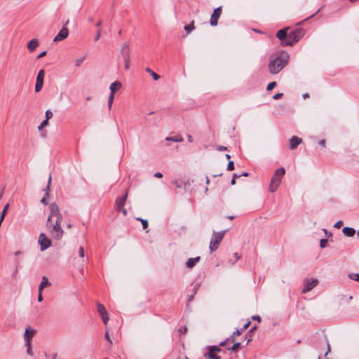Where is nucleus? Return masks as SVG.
Here are the masks:
<instances>
[{
    "label": "nucleus",
    "instance_id": "obj_1",
    "mask_svg": "<svg viewBox=\"0 0 359 359\" xmlns=\"http://www.w3.org/2000/svg\"><path fill=\"white\" fill-rule=\"evenodd\" d=\"M289 55L287 53L283 52L275 59L269 63V71L272 74L280 72L287 64Z\"/></svg>",
    "mask_w": 359,
    "mask_h": 359
},
{
    "label": "nucleus",
    "instance_id": "obj_2",
    "mask_svg": "<svg viewBox=\"0 0 359 359\" xmlns=\"http://www.w3.org/2000/svg\"><path fill=\"white\" fill-rule=\"evenodd\" d=\"M62 220L47 221L46 227L50 236L57 241L60 240L64 234V231L61 226Z\"/></svg>",
    "mask_w": 359,
    "mask_h": 359
},
{
    "label": "nucleus",
    "instance_id": "obj_3",
    "mask_svg": "<svg viewBox=\"0 0 359 359\" xmlns=\"http://www.w3.org/2000/svg\"><path fill=\"white\" fill-rule=\"evenodd\" d=\"M285 173V170L284 168H280L275 171L269 187L271 192H275L277 190L278 187L280 184L281 178Z\"/></svg>",
    "mask_w": 359,
    "mask_h": 359
},
{
    "label": "nucleus",
    "instance_id": "obj_4",
    "mask_svg": "<svg viewBox=\"0 0 359 359\" xmlns=\"http://www.w3.org/2000/svg\"><path fill=\"white\" fill-rule=\"evenodd\" d=\"M305 34L302 28H297L288 34L287 40L284 42L285 46H292L300 40Z\"/></svg>",
    "mask_w": 359,
    "mask_h": 359
},
{
    "label": "nucleus",
    "instance_id": "obj_5",
    "mask_svg": "<svg viewBox=\"0 0 359 359\" xmlns=\"http://www.w3.org/2000/svg\"><path fill=\"white\" fill-rule=\"evenodd\" d=\"M226 231H221L218 232H213L211 236L210 242V250L211 252H213L217 250L219 248V243L224 238Z\"/></svg>",
    "mask_w": 359,
    "mask_h": 359
},
{
    "label": "nucleus",
    "instance_id": "obj_6",
    "mask_svg": "<svg viewBox=\"0 0 359 359\" xmlns=\"http://www.w3.org/2000/svg\"><path fill=\"white\" fill-rule=\"evenodd\" d=\"M130 45L128 42H124L122 43L120 49V54L122 57L124 63H125V69H128L130 68V49H129Z\"/></svg>",
    "mask_w": 359,
    "mask_h": 359
},
{
    "label": "nucleus",
    "instance_id": "obj_7",
    "mask_svg": "<svg viewBox=\"0 0 359 359\" xmlns=\"http://www.w3.org/2000/svg\"><path fill=\"white\" fill-rule=\"evenodd\" d=\"M49 208L50 214L48 215L47 221H54V219H55V220L57 221L62 220V216L60 212L59 207L56 203H50L49 205Z\"/></svg>",
    "mask_w": 359,
    "mask_h": 359
},
{
    "label": "nucleus",
    "instance_id": "obj_8",
    "mask_svg": "<svg viewBox=\"0 0 359 359\" xmlns=\"http://www.w3.org/2000/svg\"><path fill=\"white\" fill-rule=\"evenodd\" d=\"M39 243L41 251H44L51 245V241L45 233H41L39 237Z\"/></svg>",
    "mask_w": 359,
    "mask_h": 359
},
{
    "label": "nucleus",
    "instance_id": "obj_9",
    "mask_svg": "<svg viewBox=\"0 0 359 359\" xmlns=\"http://www.w3.org/2000/svg\"><path fill=\"white\" fill-rule=\"evenodd\" d=\"M45 76V72L43 69H41L39 71L36 76V85H35V91L36 93L41 91L43 86V79Z\"/></svg>",
    "mask_w": 359,
    "mask_h": 359
},
{
    "label": "nucleus",
    "instance_id": "obj_10",
    "mask_svg": "<svg viewBox=\"0 0 359 359\" xmlns=\"http://www.w3.org/2000/svg\"><path fill=\"white\" fill-rule=\"evenodd\" d=\"M222 14V6L215 8L211 15L210 24L211 26H216L217 25L218 19Z\"/></svg>",
    "mask_w": 359,
    "mask_h": 359
},
{
    "label": "nucleus",
    "instance_id": "obj_11",
    "mask_svg": "<svg viewBox=\"0 0 359 359\" xmlns=\"http://www.w3.org/2000/svg\"><path fill=\"white\" fill-rule=\"evenodd\" d=\"M318 283V280L317 279L306 280L305 283V286L302 289V292L305 294L311 291L317 285Z\"/></svg>",
    "mask_w": 359,
    "mask_h": 359
},
{
    "label": "nucleus",
    "instance_id": "obj_12",
    "mask_svg": "<svg viewBox=\"0 0 359 359\" xmlns=\"http://www.w3.org/2000/svg\"><path fill=\"white\" fill-rule=\"evenodd\" d=\"M69 34V30L67 27H62L59 33L55 36L53 41L58 42L65 39Z\"/></svg>",
    "mask_w": 359,
    "mask_h": 359
},
{
    "label": "nucleus",
    "instance_id": "obj_13",
    "mask_svg": "<svg viewBox=\"0 0 359 359\" xmlns=\"http://www.w3.org/2000/svg\"><path fill=\"white\" fill-rule=\"evenodd\" d=\"M36 331L34 330L31 329L29 327L26 328L25 334H24V338L25 343L29 345V343H31V339L34 337Z\"/></svg>",
    "mask_w": 359,
    "mask_h": 359
},
{
    "label": "nucleus",
    "instance_id": "obj_14",
    "mask_svg": "<svg viewBox=\"0 0 359 359\" xmlns=\"http://www.w3.org/2000/svg\"><path fill=\"white\" fill-rule=\"evenodd\" d=\"M128 198V192L126 193V194L123 197H118L116 198L115 202L116 208L119 210L121 209H123L125 202L126 201Z\"/></svg>",
    "mask_w": 359,
    "mask_h": 359
},
{
    "label": "nucleus",
    "instance_id": "obj_15",
    "mask_svg": "<svg viewBox=\"0 0 359 359\" xmlns=\"http://www.w3.org/2000/svg\"><path fill=\"white\" fill-rule=\"evenodd\" d=\"M50 182H51V176L50 175L49 178H48V184H47L46 189H44V191H45L44 196L41 201V203L45 205L48 204V198L49 197Z\"/></svg>",
    "mask_w": 359,
    "mask_h": 359
},
{
    "label": "nucleus",
    "instance_id": "obj_16",
    "mask_svg": "<svg viewBox=\"0 0 359 359\" xmlns=\"http://www.w3.org/2000/svg\"><path fill=\"white\" fill-rule=\"evenodd\" d=\"M287 29L288 28L282 29L279 30L276 34L277 38H278L282 41V43L283 45L284 42L287 40L288 36Z\"/></svg>",
    "mask_w": 359,
    "mask_h": 359
},
{
    "label": "nucleus",
    "instance_id": "obj_17",
    "mask_svg": "<svg viewBox=\"0 0 359 359\" xmlns=\"http://www.w3.org/2000/svg\"><path fill=\"white\" fill-rule=\"evenodd\" d=\"M302 142V138H299L297 136H292L290 140V149H294L297 147L299 144H300Z\"/></svg>",
    "mask_w": 359,
    "mask_h": 359
},
{
    "label": "nucleus",
    "instance_id": "obj_18",
    "mask_svg": "<svg viewBox=\"0 0 359 359\" xmlns=\"http://www.w3.org/2000/svg\"><path fill=\"white\" fill-rule=\"evenodd\" d=\"M39 46V41L37 39H32L28 43H27V49L29 52L32 53L34 52L36 48Z\"/></svg>",
    "mask_w": 359,
    "mask_h": 359
},
{
    "label": "nucleus",
    "instance_id": "obj_19",
    "mask_svg": "<svg viewBox=\"0 0 359 359\" xmlns=\"http://www.w3.org/2000/svg\"><path fill=\"white\" fill-rule=\"evenodd\" d=\"M201 260V257L198 256L194 258H189L186 262V266L188 269H193L196 264Z\"/></svg>",
    "mask_w": 359,
    "mask_h": 359
},
{
    "label": "nucleus",
    "instance_id": "obj_20",
    "mask_svg": "<svg viewBox=\"0 0 359 359\" xmlns=\"http://www.w3.org/2000/svg\"><path fill=\"white\" fill-rule=\"evenodd\" d=\"M121 86H122V84L119 81H115L114 83H111L109 86V89L111 91L110 94L114 95L116 90L121 88Z\"/></svg>",
    "mask_w": 359,
    "mask_h": 359
},
{
    "label": "nucleus",
    "instance_id": "obj_21",
    "mask_svg": "<svg viewBox=\"0 0 359 359\" xmlns=\"http://www.w3.org/2000/svg\"><path fill=\"white\" fill-rule=\"evenodd\" d=\"M342 232L347 237H353L355 233V230L352 227L346 226L343 228Z\"/></svg>",
    "mask_w": 359,
    "mask_h": 359
},
{
    "label": "nucleus",
    "instance_id": "obj_22",
    "mask_svg": "<svg viewBox=\"0 0 359 359\" xmlns=\"http://www.w3.org/2000/svg\"><path fill=\"white\" fill-rule=\"evenodd\" d=\"M50 285V282L46 276L42 277V280L39 286V292H42L43 288L48 286Z\"/></svg>",
    "mask_w": 359,
    "mask_h": 359
},
{
    "label": "nucleus",
    "instance_id": "obj_23",
    "mask_svg": "<svg viewBox=\"0 0 359 359\" xmlns=\"http://www.w3.org/2000/svg\"><path fill=\"white\" fill-rule=\"evenodd\" d=\"M97 311L99 313V314L102 316H104L106 314H107V312L105 309V307L104 306V305L100 304V303H97Z\"/></svg>",
    "mask_w": 359,
    "mask_h": 359
},
{
    "label": "nucleus",
    "instance_id": "obj_24",
    "mask_svg": "<svg viewBox=\"0 0 359 359\" xmlns=\"http://www.w3.org/2000/svg\"><path fill=\"white\" fill-rule=\"evenodd\" d=\"M165 140L166 141H172V142H181L184 140L182 137V136H180V135H175V136H173V137H167L165 138Z\"/></svg>",
    "mask_w": 359,
    "mask_h": 359
},
{
    "label": "nucleus",
    "instance_id": "obj_25",
    "mask_svg": "<svg viewBox=\"0 0 359 359\" xmlns=\"http://www.w3.org/2000/svg\"><path fill=\"white\" fill-rule=\"evenodd\" d=\"M102 25V21L100 20L98 21L97 23H96V27H98V29H97V34L96 36H95V41H97L100 39V36H101V29H100V26Z\"/></svg>",
    "mask_w": 359,
    "mask_h": 359
},
{
    "label": "nucleus",
    "instance_id": "obj_26",
    "mask_svg": "<svg viewBox=\"0 0 359 359\" xmlns=\"http://www.w3.org/2000/svg\"><path fill=\"white\" fill-rule=\"evenodd\" d=\"M204 356L205 358H208L209 359H220V357L218 356L215 352L208 351V353H205Z\"/></svg>",
    "mask_w": 359,
    "mask_h": 359
},
{
    "label": "nucleus",
    "instance_id": "obj_27",
    "mask_svg": "<svg viewBox=\"0 0 359 359\" xmlns=\"http://www.w3.org/2000/svg\"><path fill=\"white\" fill-rule=\"evenodd\" d=\"M194 21H192L190 24L184 26V29L187 34H189L191 31L194 29Z\"/></svg>",
    "mask_w": 359,
    "mask_h": 359
},
{
    "label": "nucleus",
    "instance_id": "obj_28",
    "mask_svg": "<svg viewBox=\"0 0 359 359\" xmlns=\"http://www.w3.org/2000/svg\"><path fill=\"white\" fill-rule=\"evenodd\" d=\"M146 71L152 76L154 80L157 81L160 79V76L155 73L154 71H152L151 69L147 68Z\"/></svg>",
    "mask_w": 359,
    "mask_h": 359
},
{
    "label": "nucleus",
    "instance_id": "obj_29",
    "mask_svg": "<svg viewBox=\"0 0 359 359\" xmlns=\"http://www.w3.org/2000/svg\"><path fill=\"white\" fill-rule=\"evenodd\" d=\"M86 59V56H83V57H79L77 59L75 60V62H74V65L76 67H79L81 65V64L83 62V61L85 60Z\"/></svg>",
    "mask_w": 359,
    "mask_h": 359
},
{
    "label": "nucleus",
    "instance_id": "obj_30",
    "mask_svg": "<svg viewBox=\"0 0 359 359\" xmlns=\"http://www.w3.org/2000/svg\"><path fill=\"white\" fill-rule=\"evenodd\" d=\"M114 95L110 94L109 97H108V103H107L108 108H109V110L111 109V107H112V104H113V102H114Z\"/></svg>",
    "mask_w": 359,
    "mask_h": 359
},
{
    "label": "nucleus",
    "instance_id": "obj_31",
    "mask_svg": "<svg viewBox=\"0 0 359 359\" xmlns=\"http://www.w3.org/2000/svg\"><path fill=\"white\" fill-rule=\"evenodd\" d=\"M208 351H211L215 352V353L217 352H220L221 349L219 346H210L208 347Z\"/></svg>",
    "mask_w": 359,
    "mask_h": 359
},
{
    "label": "nucleus",
    "instance_id": "obj_32",
    "mask_svg": "<svg viewBox=\"0 0 359 359\" xmlns=\"http://www.w3.org/2000/svg\"><path fill=\"white\" fill-rule=\"evenodd\" d=\"M8 207H9V205H8V204H6V205L4 206V209H3L2 212H1V215H0V217H1V218H2V219H4V218H5V216H6V213H7V210H8Z\"/></svg>",
    "mask_w": 359,
    "mask_h": 359
},
{
    "label": "nucleus",
    "instance_id": "obj_33",
    "mask_svg": "<svg viewBox=\"0 0 359 359\" xmlns=\"http://www.w3.org/2000/svg\"><path fill=\"white\" fill-rule=\"evenodd\" d=\"M348 278L359 282V273H350L348 274Z\"/></svg>",
    "mask_w": 359,
    "mask_h": 359
},
{
    "label": "nucleus",
    "instance_id": "obj_34",
    "mask_svg": "<svg viewBox=\"0 0 359 359\" xmlns=\"http://www.w3.org/2000/svg\"><path fill=\"white\" fill-rule=\"evenodd\" d=\"M137 219L141 221L143 229H147V227H148V222H147V220L143 219L142 218H137Z\"/></svg>",
    "mask_w": 359,
    "mask_h": 359
},
{
    "label": "nucleus",
    "instance_id": "obj_35",
    "mask_svg": "<svg viewBox=\"0 0 359 359\" xmlns=\"http://www.w3.org/2000/svg\"><path fill=\"white\" fill-rule=\"evenodd\" d=\"M240 346H241V343L236 342V343H234L233 346L231 348H229V350H230L231 351H236Z\"/></svg>",
    "mask_w": 359,
    "mask_h": 359
},
{
    "label": "nucleus",
    "instance_id": "obj_36",
    "mask_svg": "<svg viewBox=\"0 0 359 359\" xmlns=\"http://www.w3.org/2000/svg\"><path fill=\"white\" fill-rule=\"evenodd\" d=\"M276 86V82H275V81L271 82V83H269L267 85L266 90H272L273 88H274Z\"/></svg>",
    "mask_w": 359,
    "mask_h": 359
},
{
    "label": "nucleus",
    "instance_id": "obj_37",
    "mask_svg": "<svg viewBox=\"0 0 359 359\" xmlns=\"http://www.w3.org/2000/svg\"><path fill=\"white\" fill-rule=\"evenodd\" d=\"M48 125V121H47V119H45L44 121H43L41 124L38 127V129L39 130H41L43 127H46Z\"/></svg>",
    "mask_w": 359,
    "mask_h": 359
},
{
    "label": "nucleus",
    "instance_id": "obj_38",
    "mask_svg": "<svg viewBox=\"0 0 359 359\" xmlns=\"http://www.w3.org/2000/svg\"><path fill=\"white\" fill-rule=\"evenodd\" d=\"M53 114L50 110H46V119L48 121L53 117Z\"/></svg>",
    "mask_w": 359,
    "mask_h": 359
},
{
    "label": "nucleus",
    "instance_id": "obj_39",
    "mask_svg": "<svg viewBox=\"0 0 359 359\" xmlns=\"http://www.w3.org/2000/svg\"><path fill=\"white\" fill-rule=\"evenodd\" d=\"M25 346L27 347V353L30 355V356H32L33 355V352L32 351V348H31V343H29V345H27L26 343H25Z\"/></svg>",
    "mask_w": 359,
    "mask_h": 359
},
{
    "label": "nucleus",
    "instance_id": "obj_40",
    "mask_svg": "<svg viewBox=\"0 0 359 359\" xmlns=\"http://www.w3.org/2000/svg\"><path fill=\"white\" fill-rule=\"evenodd\" d=\"M242 333V330H236V331H234L231 335V337L233 338L232 339V341L233 342L234 341V339L233 338L236 337V336H239L241 335Z\"/></svg>",
    "mask_w": 359,
    "mask_h": 359
},
{
    "label": "nucleus",
    "instance_id": "obj_41",
    "mask_svg": "<svg viewBox=\"0 0 359 359\" xmlns=\"http://www.w3.org/2000/svg\"><path fill=\"white\" fill-rule=\"evenodd\" d=\"M327 239H321L320 241V246L321 248H325L327 245Z\"/></svg>",
    "mask_w": 359,
    "mask_h": 359
},
{
    "label": "nucleus",
    "instance_id": "obj_42",
    "mask_svg": "<svg viewBox=\"0 0 359 359\" xmlns=\"http://www.w3.org/2000/svg\"><path fill=\"white\" fill-rule=\"evenodd\" d=\"M234 169V163L233 161H229L227 165L228 170H233Z\"/></svg>",
    "mask_w": 359,
    "mask_h": 359
},
{
    "label": "nucleus",
    "instance_id": "obj_43",
    "mask_svg": "<svg viewBox=\"0 0 359 359\" xmlns=\"http://www.w3.org/2000/svg\"><path fill=\"white\" fill-rule=\"evenodd\" d=\"M104 338H105V339H106L108 342H109L110 344H112V341H111V338H110V336H109V332H108L107 330L106 331V332H105V334H104Z\"/></svg>",
    "mask_w": 359,
    "mask_h": 359
},
{
    "label": "nucleus",
    "instance_id": "obj_44",
    "mask_svg": "<svg viewBox=\"0 0 359 359\" xmlns=\"http://www.w3.org/2000/svg\"><path fill=\"white\" fill-rule=\"evenodd\" d=\"M79 255L81 257H84V248L83 246H80L79 249Z\"/></svg>",
    "mask_w": 359,
    "mask_h": 359
},
{
    "label": "nucleus",
    "instance_id": "obj_45",
    "mask_svg": "<svg viewBox=\"0 0 359 359\" xmlns=\"http://www.w3.org/2000/svg\"><path fill=\"white\" fill-rule=\"evenodd\" d=\"M101 317H102V321H103L104 324L107 325V323H108V320H109L108 313L104 315V316H102Z\"/></svg>",
    "mask_w": 359,
    "mask_h": 359
},
{
    "label": "nucleus",
    "instance_id": "obj_46",
    "mask_svg": "<svg viewBox=\"0 0 359 359\" xmlns=\"http://www.w3.org/2000/svg\"><path fill=\"white\" fill-rule=\"evenodd\" d=\"M283 94L281 93H277L273 96L274 100H278L283 97Z\"/></svg>",
    "mask_w": 359,
    "mask_h": 359
},
{
    "label": "nucleus",
    "instance_id": "obj_47",
    "mask_svg": "<svg viewBox=\"0 0 359 359\" xmlns=\"http://www.w3.org/2000/svg\"><path fill=\"white\" fill-rule=\"evenodd\" d=\"M187 327H180V328L178 329V332H179L180 334H182V333L186 332H187Z\"/></svg>",
    "mask_w": 359,
    "mask_h": 359
},
{
    "label": "nucleus",
    "instance_id": "obj_48",
    "mask_svg": "<svg viewBox=\"0 0 359 359\" xmlns=\"http://www.w3.org/2000/svg\"><path fill=\"white\" fill-rule=\"evenodd\" d=\"M216 149L219 151H226L227 150V147H226L224 146H217Z\"/></svg>",
    "mask_w": 359,
    "mask_h": 359
},
{
    "label": "nucleus",
    "instance_id": "obj_49",
    "mask_svg": "<svg viewBox=\"0 0 359 359\" xmlns=\"http://www.w3.org/2000/svg\"><path fill=\"white\" fill-rule=\"evenodd\" d=\"M342 225H343V222L341 220H340V221H338L337 222H336L334 226L335 228H340Z\"/></svg>",
    "mask_w": 359,
    "mask_h": 359
},
{
    "label": "nucleus",
    "instance_id": "obj_50",
    "mask_svg": "<svg viewBox=\"0 0 359 359\" xmlns=\"http://www.w3.org/2000/svg\"><path fill=\"white\" fill-rule=\"evenodd\" d=\"M38 301L39 302L43 301L42 292H39Z\"/></svg>",
    "mask_w": 359,
    "mask_h": 359
},
{
    "label": "nucleus",
    "instance_id": "obj_51",
    "mask_svg": "<svg viewBox=\"0 0 359 359\" xmlns=\"http://www.w3.org/2000/svg\"><path fill=\"white\" fill-rule=\"evenodd\" d=\"M46 53H47L46 51H43L40 54H39L37 57L38 58H41V57H44L46 55Z\"/></svg>",
    "mask_w": 359,
    "mask_h": 359
},
{
    "label": "nucleus",
    "instance_id": "obj_52",
    "mask_svg": "<svg viewBox=\"0 0 359 359\" xmlns=\"http://www.w3.org/2000/svg\"><path fill=\"white\" fill-rule=\"evenodd\" d=\"M172 183L177 187V188H181L180 184L177 181H172Z\"/></svg>",
    "mask_w": 359,
    "mask_h": 359
},
{
    "label": "nucleus",
    "instance_id": "obj_53",
    "mask_svg": "<svg viewBox=\"0 0 359 359\" xmlns=\"http://www.w3.org/2000/svg\"><path fill=\"white\" fill-rule=\"evenodd\" d=\"M252 318L253 320H257V321H259V322H260V321H261V317H260L259 316H253L252 317Z\"/></svg>",
    "mask_w": 359,
    "mask_h": 359
},
{
    "label": "nucleus",
    "instance_id": "obj_54",
    "mask_svg": "<svg viewBox=\"0 0 359 359\" xmlns=\"http://www.w3.org/2000/svg\"><path fill=\"white\" fill-rule=\"evenodd\" d=\"M154 177L157 178H161L163 177V175L161 172H157L154 174Z\"/></svg>",
    "mask_w": 359,
    "mask_h": 359
},
{
    "label": "nucleus",
    "instance_id": "obj_55",
    "mask_svg": "<svg viewBox=\"0 0 359 359\" xmlns=\"http://www.w3.org/2000/svg\"><path fill=\"white\" fill-rule=\"evenodd\" d=\"M250 321L247 322V323L244 325L243 328L242 329V330H245L248 329V327H249V325H250Z\"/></svg>",
    "mask_w": 359,
    "mask_h": 359
},
{
    "label": "nucleus",
    "instance_id": "obj_56",
    "mask_svg": "<svg viewBox=\"0 0 359 359\" xmlns=\"http://www.w3.org/2000/svg\"><path fill=\"white\" fill-rule=\"evenodd\" d=\"M318 144L322 147H325V140H321L319 141Z\"/></svg>",
    "mask_w": 359,
    "mask_h": 359
},
{
    "label": "nucleus",
    "instance_id": "obj_57",
    "mask_svg": "<svg viewBox=\"0 0 359 359\" xmlns=\"http://www.w3.org/2000/svg\"><path fill=\"white\" fill-rule=\"evenodd\" d=\"M327 352L325 353V356H327V355L328 354V353L330 351V344H329V343H327Z\"/></svg>",
    "mask_w": 359,
    "mask_h": 359
},
{
    "label": "nucleus",
    "instance_id": "obj_58",
    "mask_svg": "<svg viewBox=\"0 0 359 359\" xmlns=\"http://www.w3.org/2000/svg\"><path fill=\"white\" fill-rule=\"evenodd\" d=\"M187 140L189 142H193V137L190 135H187Z\"/></svg>",
    "mask_w": 359,
    "mask_h": 359
},
{
    "label": "nucleus",
    "instance_id": "obj_59",
    "mask_svg": "<svg viewBox=\"0 0 359 359\" xmlns=\"http://www.w3.org/2000/svg\"><path fill=\"white\" fill-rule=\"evenodd\" d=\"M120 210L122 211L123 215L126 216L127 215V210L124 208H123V209H121Z\"/></svg>",
    "mask_w": 359,
    "mask_h": 359
},
{
    "label": "nucleus",
    "instance_id": "obj_60",
    "mask_svg": "<svg viewBox=\"0 0 359 359\" xmlns=\"http://www.w3.org/2000/svg\"><path fill=\"white\" fill-rule=\"evenodd\" d=\"M303 97H304V99H306V98L309 97V93H304V94H303Z\"/></svg>",
    "mask_w": 359,
    "mask_h": 359
},
{
    "label": "nucleus",
    "instance_id": "obj_61",
    "mask_svg": "<svg viewBox=\"0 0 359 359\" xmlns=\"http://www.w3.org/2000/svg\"><path fill=\"white\" fill-rule=\"evenodd\" d=\"M241 175L247 177L249 175V173L247 172H243Z\"/></svg>",
    "mask_w": 359,
    "mask_h": 359
},
{
    "label": "nucleus",
    "instance_id": "obj_62",
    "mask_svg": "<svg viewBox=\"0 0 359 359\" xmlns=\"http://www.w3.org/2000/svg\"><path fill=\"white\" fill-rule=\"evenodd\" d=\"M198 285H196V286L194 287V294H195L196 293V291H197V290H198Z\"/></svg>",
    "mask_w": 359,
    "mask_h": 359
},
{
    "label": "nucleus",
    "instance_id": "obj_63",
    "mask_svg": "<svg viewBox=\"0 0 359 359\" xmlns=\"http://www.w3.org/2000/svg\"><path fill=\"white\" fill-rule=\"evenodd\" d=\"M194 294H192V295H191V296H189V298H188V302H190V301H191V300L194 299Z\"/></svg>",
    "mask_w": 359,
    "mask_h": 359
},
{
    "label": "nucleus",
    "instance_id": "obj_64",
    "mask_svg": "<svg viewBox=\"0 0 359 359\" xmlns=\"http://www.w3.org/2000/svg\"><path fill=\"white\" fill-rule=\"evenodd\" d=\"M231 184L232 185L236 184V180H235L234 178H233V179L231 180Z\"/></svg>",
    "mask_w": 359,
    "mask_h": 359
}]
</instances>
